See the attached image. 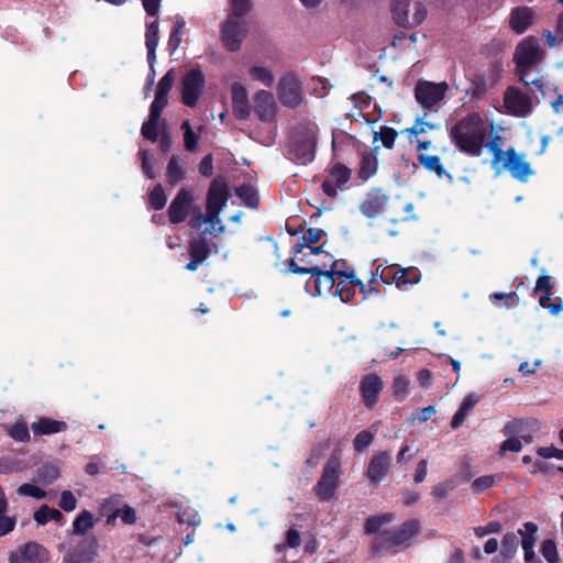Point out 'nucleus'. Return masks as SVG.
I'll return each mask as SVG.
<instances>
[{
  "instance_id": "obj_1",
  "label": "nucleus",
  "mask_w": 563,
  "mask_h": 563,
  "mask_svg": "<svg viewBox=\"0 0 563 563\" xmlns=\"http://www.w3.org/2000/svg\"><path fill=\"white\" fill-rule=\"evenodd\" d=\"M488 135L486 121L477 112H471L460 119L449 131V137L455 147L471 157H479Z\"/></svg>"
},
{
  "instance_id": "obj_2",
  "label": "nucleus",
  "mask_w": 563,
  "mask_h": 563,
  "mask_svg": "<svg viewBox=\"0 0 563 563\" xmlns=\"http://www.w3.org/2000/svg\"><path fill=\"white\" fill-rule=\"evenodd\" d=\"M307 267H300V265L296 263V260L290 257L285 273L299 275L310 274L311 277L306 282L305 288L311 296L332 295L336 276L342 275L339 268V261L332 263L327 261L307 262Z\"/></svg>"
},
{
  "instance_id": "obj_3",
  "label": "nucleus",
  "mask_w": 563,
  "mask_h": 563,
  "mask_svg": "<svg viewBox=\"0 0 563 563\" xmlns=\"http://www.w3.org/2000/svg\"><path fill=\"white\" fill-rule=\"evenodd\" d=\"M318 126L313 123L297 125L290 136L289 155L300 165H308L314 161L317 147Z\"/></svg>"
},
{
  "instance_id": "obj_4",
  "label": "nucleus",
  "mask_w": 563,
  "mask_h": 563,
  "mask_svg": "<svg viewBox=\"0 0 563 563\" xmlns=\"http://www.w3.org/2000/svg\"><path fill=\"white\" fill-rule=\"evenodd\" d=\"M540 58L541 54L539 42L533 37L523 40L516 48V74L518 75L519 80L525 86L533 85L541 90L543 87L542 78L528 80V73L539 64Z\"/></svg>"
},
{
  "instance_id": "obj_5",
  "label": "nucleus",
  "mask_w": 563,
  "mask_h": 563,
  "mask_svg": "<svg viewBox=\"0 0 563 563\" xmlns=\"http://www.w3.org/2000/svg\"><path fill=\"white\" fill-rule=\"evenodd\" d=\"M390 11L395 23L404 29L420 25L427 16V9L420 1L393 0Z\"/></svg>"
},
{
  "instance_id": "obj_6",
  "label": "nucleus",
  "mask_w": 563,
  "mask_h": 563,
  "mask_svg": "<svg viewBox=\"0 0 563 563\" xmlns=\"http://www.w3.org/2000/svg\"><path fill=\"white\" fill-rule=\"evenodd\" d=\"M276 91L279 102L286 108L295 110L308 103L302 82L295 73L285 74L278 80Z\"/></svg>"
},
{
  "instance_id": "obj_7",
  "label": "nucleus",
  "mask_w": 563,
  "mask_h": 563,
  "mask_svg": "<svg viewBox=\"0 0 563 563\" xmlns=\"http://www.w3.org/2000/svg\"><path fill=\"white\" fill-rule=\"evenodd\" d=\"M230 198L229 186L224 177H216L208 189L206 210L207 216H200L203 222H213Z\"/></svg>"
},
{
  "instance_id": "obj_8",
  "label": "nucleus",
  "mask_w": 563,
  "mask_h": 563,
  "mask_svg": "<svg viewBox=\"0 0 563 563\" xmlns=\"http://www.w3.org/2000/svg\"><path fill=\"white\" fill-rule=\"evenodd\" d=\"M340 460H329L323 467L320 479L313 487V492L320 501H329L334 497L340 485Z\"/></svg>"
},
{
  "instance_id": "obj_9",
  "label": "nucleus",
  "mask_w": 563,
  "mask_h": 563,
  "mask_svg": "<svg viewBox=\"0 0 563 563\" xmlns=\"http://www.w3.org/2000/svg\"><path fill=\"white\" fill-rule=\"evenodd\" d=\"M448 89L445 81L419 80L415 87V98L422 108L431 109L444 99Z\"/></svg>"
},
{
  "instance_id": "obj_10",
  "label": "nucleus",
  "mask_w": 563,
  "mask_h": 563,
  "mask_svg": "<svg viewBox=\"0 0 563 563\" xmlns=\"http://www.w3.org/2000/svg\"><path fill=\"white\" fill-rule=\"evenodd\" d=\"M205 87V75L199 68L190 69L181 79V102L195 108Z\"/></svg>"
},
{
  "instance_id": "obj_11",
  "label": "nucleus",
  "mask_w": 563,
  "mask_h": 563,
  "mask_svg": "<svg viewBox=\"0 0 563 563\" xmlns=\"http://www.w3.org/2000/svg\"><path fill=\"white\" fill-rule=\"evenodd\" d=\"M351 169L342 163L333 164L329 170L325 179L321 185L322 192L331 199L336 198L338 190H344L346 184L351 179Z\"/></svg>"
},
{
  "instance_id": "obj_12",
  "label": "nucleus",
  "mask_w": 563,
  "mask_h": 563,
  "mask_svg": "<svg viewBox=\"0 0 563 563\" xmlns=\"http://www.w3.org/2000/svg\"><path fill=\"white\" fill-rule=\"evenodd\" d=\"M247 33L246 25L241 18L228 16L221 26V40L230 52H238Z\"/></svg>"
},
{
  "instance_id": "obj_13",
  "label": "nucleus",
  "mask_w": 563,
  "mask_h": 563,
  "mask_svg": "<svg viewBox=\"0 0 563 563\" xmlns=\"http://www.w3.org/2000/svg\"><path fill=\"white\" fill-rule=\"evenodd\" d=\"M379 277L383 283L387 285L395 284L399 289L404 290L408 289L409 286L416 285L420 279L417 268H400L397 265L383 268Z\"/></svg>"
},
{
  "instance_id": "obj_14",
  "label": "nucleus",
  "mask_w": 563,
  "mask_h": 563,
  "mask_svg": "<svg viewBox=\"0 0 563 563\" xmlns=\"http://www.w3.org/2000/svg\"><path fill=\"white\" fill-rule=\"evenodd\" d=\"M48 551L36 542L20 545L9 554V563H47Z\"/></svg>"
},
{
  "instance_id": "obj_15",
  "label": "nucleus",
  "mask_w": 563,
  "mask_h": 563,
  "mask_svg": "<svg viewBox=\"0 0 563 563\" xmlns=\"http://www.w3.org/2000/svg\"><path fill=\"white\" fill-rule=\"evenodd\" d=\"M504 104L509 114L519 118L526 117L532 111L531 98L515 86L506 89Z\"/></svg>"
},
{
  "instance_id": "obj_16",
  "label": "nucleus",
  "mask_w": 563,
  "mask_h": 563,
  "mask_svg": "<svg viewBox=\"0 0 563 563\" xmlns=\"http://www.w3.org/2000/svg\"><path fill=\"white\" fill-rule=\"evenodd\" d=\"M501 168L508 170L515 179L520 181H527L533 173L530 164L512 146L506 150V155L500 163Z\"/></svg>"
},
{
  "instance_id": "obj_17",
  "label": "nucleus",
  "mask_w": 563,
  "mask_h": 563,
  "mask_svg": "<svg viewBox=\"0 0 563 563\" xmlns=\"http://www.w3.org/2000/svg\"><path fill=\"white\" fill-rule=\"evenodd\" d=\"M341 274L336 276L332 296H338L343 302H349L355 296L356 287L364 291L365 285L355 276L353 269L350 272L341 269Z\"/></svg>"
},
{
  "instance_id": "obj_18",
  "label": "nucleus",
  "mask_w": 563,
  "mask_h": 563,
  "mask_svg": "<svg viewBox=\"0 0 563 563\" xmlns=\"http://www.w3.org/2000/svg\"><path fill=\"white\" fill-rule=\"evenodd\" d=\"M191 203V192L187 188H180L168 207L170 223L178 224L184 222L188 216Z\"/></svg>"
},
{
  "instance_id": "obj_19",
  "label": "nucleus",
  "mask_w": 563,
  "mask_h": 563,
  "mask_svg": "<svg viewBox=\"0 0 563 563\" xmlns=\"http://www.w3.org/2000/svg\"><path fill=\"white\" fill-rule=\"evenodd\" d=\"M471 477L472 474L470 465L467 463H463L460 473L433 486L431 494L435 499L442 500L450 492L468 482Z\"/></svg>"
},
{
  "instance_id": "obj_20",
  "label": "nucleus",
  "mask_w": 563,
  "mask_h": 563,
  "mask_svg": "<svg viewBox=\"0 0 563 563\" xmlns=\"http://www.w3.org/2000/svg\"><path fill=\"white\" fill-rule=\"evenodd\" d=\"M254 112L260 121L272 122L277 112L276 102L271 91L260 90L254 95Z\"/></svg>"
},
{
  "instance_id": "obj_21",
  "label": "nucleus",
  "mask_w": 563,
  "mask_h": 563,
  "mask_svg": "<svg viewBox=\"0 0 563 563\" xmlns=\"http://www.w3.org/2000/svg\"><path fill=\"white\" fill-rule=\"evenodd\" d=\"M388 201V196L380 189H373L360 205V210L366 218L373 219L385 211Z\"/></svg>"
},
{
  "instance_id": "obj_22",
  "label": "nucleus",
  "mask_w": 563,
  "mask_h": 563,
  "mask_svg": "<svg viewBox=\"0 0 563 563\" xmlns=\"http://www.w3.org/2000/svg\"><path fill=\"white\" fill-rule=\"evenodd\" d=\"M383 389V380L376 374H368L364 376L360 384V391L367 408H373L378 399Z\"/></svg>"
},
{
  "instance_id": "obj_23",
  "label": "nucleus",
  "mask_w": 563,
  "mask_h": 563,
  "mask_svg": "<svg viewBox=\"0 0 563 563\" xmlns=\"http://www.w3.org/2000/svg\"><path fill=\"white\" fill-rule=\"evenodd\" d=\"M232 111L238 120H246L251 114V106L246 88L240 82L231 85Z\"/></svg>"
},
{
  "instance_id": "obj_24",
  "label": "nucleus",
  "mask_w": 563,
  "mask_h": 563,
  "mask_svg": "<svg viewBox=\"0 0 563 563\" xmlns=\"http://www.w3.org/2000/svg\"><path fill=\"white\" fill-rule=\"evenodd\" d=\"M68 429L65 421L55 420L48 417H40L31 424V430L35 437L51 435L64 432Z\"/></svg>"
},
{
  "instance_id": "obj_25",
  "label": "nucleus",
  "mask_w": 563,
  "mask_h": 563,
  "mask_svg": "<svg viewBox=\"0 0 563 563\" xmlns=\"http://www.w3.org/2000/svg\"><path fill=\"white\" fill-rule=\"evenodd\" d=\"M534 12L529 7H518L510 14V27L517 33L522 34L533 22Z\"/></svg>"
},
{
  "instance_id": "obj_26",
  "label": "nucleus",
  "mask_w": 563,
  "mask_h": 563,
  "mask_svg": "<svg viewBox=\"0 0 563 563\" xmlns=\"http://www.w3.org/2000/svg\"><path fill=\"white\" fill-rule=\"evenodd\" d=\"M212 247L217 249V245L207 240L203 235H199L189 242V256L190 258L203 263L209 257Z\"/></svg>"
},
{
  "instance_id": "obj_27",
  "label": "nucleus",
  "mask_w": 563,
  "mask_h": 563,
  "mask_svg": "<svg viewBox=\"0 0 563 563\" xmlns=\"http://www.w3.org/2000/svg\"><path fill=\"white\" fill-rule=\"evenodd\" d=\"M504 145L505 137L498 133L492 134L488 142H485L484 147H487L488 151L493 154L490 166L495 170H500V163L506 155V151L503 150Z\"/></svg>"
},
{
  "instance_id": "obj_28",
  "label": "nucleus",
  "mask_w": 563,
  "mask_h": 563,
  "mask_svg": "<svg viewBox=\"0 0 563 563\" xmlns=\"http://www.w3.org/2000/svg\"><path fill=\"white\" fill-rule=\"evenodd\" d=\"M493 85L487 79L485 74H474L471 78L470 87L466 89V93L472 100L483 99Z\"/></svg>"
},
{
  "instance_id": "obj_29",
  "label": "nucleus",
  "mask_w": 563,
  "mask_h": 563,
  "mask_svg": "<svg viewBox=\"0 0 563 563\" xmlns=\"http://www.w3.org/2000/svg\"><path fill=\"white\" fill-rule=\"evenodd\" d=\"M325 235L324 230L310 228L306 230L302 236L298 240V242L291 247L290 254L298 255L299 253H303L306 247H310V245H314Z\"/></svg>"
},
{
  "instance_id": "obj_30",
  "label": "nucleus",
  "mask_w": 563,
  "mask_h": 563,
  "mask_svg": "<svg viewBox=\"0 0 563 563\" xmlns=\"http://www.w3.org/2000/svg\"><path fill=\"white\" fill-rule=\"evenodd\" d=\"M420 531V522L417 519H409L400 525L397 530H393L394 543L398 547L409 541L412 537Z\"/></svg>"
},
{
  "instance_id": "obj_31",
  "label": "nucleus",
  "mask_w": 563,
  "mask_h": 563,
  "mask_svg": "<svg viewBox=\"0 0 563 563\" xmlns=\"http://www.w3.org/2000/svg\"><path fill=\"white\" fill-rule=\"evenodd\" d=\"M418 161L421 166H423L427 170L434 173L439 178L446 177L450 181H452V175L444 168L439 156L419 154Z\"/></svg>"
},
{
  "instance_id": "obj_32",
  "label": "nucleus",
  "mask_w": 563,
  "mask_h": 563,
  "mask_svg": "<svg viewBox=\"0 0 563 563\" xmlns=\"http://www.w3.org/2000/svg\"><path fill=\"white\" fill-rule=\"evenodd\" d=\"M158 44V22L153 21L146 26L145 45L147 48V62L151 68L155 60V49Z\"/></svg>"
},
{
  "instance_id": "obj_33",
  "label": "nucleus",
  "mask_w": 563,
  "mask_h": 563,
  "mask_svg": "<svg viewBox=\"0 0 563 563\" xmlns=\"http://www.w3.org/2000/svg\"><path fill=\"white\" fill-rule=\"evenodd\" d=\"M505 435H512L516 438H521L526 442L532 441V435L529 433L528 424L521 419H514L507 422L503 429Z\"/></svg>"
},
{
  "instance_id": "obj_34",
  "label": "nucleus",
  "mask_w": 563,
  "mask_h": 563,
  "mask_svg": "<svg viewBox=\"0 0 563 563\" xmlns=\"http://www.w3.org/2000/svg\"><path fill=\"white\" fill-rule=\"evenodd\" d=\"M235 195L247 208L256 209L260 205V198L256 189L250 184H242L235 188Z\"/></svg>"
},
{
  "instance_id": "obj_35",
  "label": "nucleus",
  "mask_w": 563,
  "mask_h": 563,
  "mask_svg": "<svg viewBox=\"0 0 563 563\" xmlns=\"http://www.w3.org/2000/svg\"><path fill=\"white\" fill-rule=\"evenodd\" d=\"M389 471V460H371L366 475L376 486Z\"/></svg>"
},
{
  "instance_id": "obj_36",
  "label": "nucleus",
  "mask_w": 563,
  "mask_h": 563,
  "mask_svg": "<svg viewBox=\"0 0 563 563\" xmlns=\"http://www.w3.org/2000/svg\"><path fill=\"white\" fill-rule=\"evenodd\" d=\"M378 161L373 153L365 152L362 155L361 166L358 170V177L362 180H367L374 176L377 172Z\"/></svg>"
},
{
  "instance_id": "obj_37",
  "label": "nucleus",
  "mask_w": 563,
  "mask_h": 563,
  "mask_svg": "<svg viewBox=\"0 0 563 563\" xmlns=\"http://www.w3.org/2000/svg\"><path fill=\"white\" fill-rule=\"evenodd\" d=\"M64 519L63 514L55 508H51L47 505H42L35 512H34V520L38 526H44L48 521H56L62 522Z\"/></svg>"
},
{
  "instance_id": "obj_38",
  "label": "nucleus",
  "mask_w": 563,
  "mask_h": 563,
  "mask_svg": "<svg viewBox=\"0 0 563 563\" xmlns=\"http://www.w3.org/2000/svg\"><path fill=\"white\" fill-rule=\"evenodd\" d=\"M518 537L514 532H507L501 540L500 556L503 561L510 562L518 549Z\"/></svg>"
},
{
  "instance_id": "obj_39",
  "label": "nucleus",
  "mask_w": 563,
  "mask_h": 563,
  "mask_svg": "<svg viewBox=\"0 0 563 563\" xmlns=\"http://www.w3.org/2000/svg\"><path fill=\"white\" fill-rule=\"evenodd\" d=\"M120 504L121 499L119 496H112L101 504V514L107 516L106 523L108 526L115 525L117 518H119Z\"/></svg>"
},
{
  "instance_id": "obj_40",
  "label": "nucleus",
  "mask_w": 563,
  "mask_h": 563,
  "mask_svg": "<svg viewBox=\"0 0 563 563\" xmlns=\"http://www.w3.org/2000/svg\"><path fill=\"white\" fill-rule=\"evenodd\" d=\"M8 503L4 492L0 487V537L8 534L15 527V519L13 517L5 516Z\"/></svg>"
},
{
  "instance_id": "obj_41",
  "label": "nucleus",
  "mask_w": 563,
  "mask_h": 563,
  "mask_svg": "<svg viewBox=\"0 0 563 563\" xmlns=\"http://www.w3.org/2000/svg\"><path fill=\"white\" fill-rule=\"evenodd\" d=\"M525 530L519 529L518 533L521 536V547L523 551L533 550L537 542L538 526L534 522L523 523Z\"/></svg>"
},
{
  "instance_id": "obj_42",
  "label": "nucleus",
  "mask_w": 563,
  "mask_h": 563,
  "mask_svg": "<svg viewBox=\"0 0 563 563\" xmlns=\"http://www.w3.org/2000/svg\"><path fill=\"white\" fill-rule=\"evenodd\" d=\"M395 537L393 533V530H385L377 534L372 543V551L373 552H383L388 551L393 548L398 547L397 543H394Z\"/></svg>"
},
{
  "instance_id": "obj_43",
  "label": "nucleus",
  "mask_w": 563,
  "mask_h": 563,
  "mask_svg": "<svg viewBox=\"0 0 563 563\" xmlns=\"http://www.w3.org/2000/svg\"><path fill=\"white\" fill-rule=\"evenodd\" d=\"M95 526V519L90 511H81L75 519L73 527L74 533L77 536H85Z\"/></svg>"
},
{
  "instance_id": "obj_44",
  "label": "nucleus",
  "mask_w": 563,
  "mask_h": 563,
  "mask_svg": "<svg viewBox=\"0 0 563 563\" xmlns=\"http://www.w3.org/2000/svg\"><path fill=\"white\" fill-rule=\"evenodd\" d=\"M394 520V514L386 512L377 516H372L366 519L364 525L365 533L374 534L379 531L380 527Z\"/></svg>"
},
{
  "instance_id": "obj_45",
  "label": "nucleus",
  "mask_w": 563,
  "mask_h": 563,
  "mask_svg": "<svg viewBox=\"0 0 563 563\" xmlns=\"http://www.w3.org/2000/svg\"><path fill=\"white\" fill-rule=\"evenodd\" d=\"M393 207L396 210H402L406 213V214L395 213L394 216H391L389 218V221L393 224H398V223L407 222V221H410V220L415 219V216L412 214V211H413V208H415L412 202H404L401 200H397V201L394 202Z\"/></svg>"
},
{
  "instance_id": "obj_46",
  "label": "nucleus",
  "mask_w": 563,
  "mask_h": 563,
  "mask_svg": "<svg viewBox=\"0 0 563 563\" xmlns=\"http://www.w3.org/2000/svg\"><path fill=\"white\" fill-rule=\"evenodd\" d=\"M186 170L179 164L178 157L173 155L168 162L166 176L168 178V183L172 185L177 184L178 181L185 178Z\"/></svg>"
},
{
  "instance_id": "obj_47",
  "label": "nucleus",
  "mask_w": 563,
  "mask_h": 563,
  "mask_svg": "<svg viewBox=\"0 0 563 563\" xmlns=\"http://www.w3.org/2000/svg\"><path fill=\"white\" fill-rule=\"evenodd\" d=\"M167 201L165 190L161 184L154 186L148 194V206L154 210H162Z\"/></svg>"
},
{
  "instance_id": "obj_48",
  "label": "nucleus",
  "mask_w": 563,
  "mask_h": 563,
  "mask_svg": "<svg viewBox=\"0 0 563 563\" xmlns=\"http://www.w3.org/2000/svg\"><path fill=\"white\" fill-rule=\"evenodd\" d=\"M9 435L19 442L30 440V430L27 423L23 419L16 420L9 429Z\"/></svg>"
},
{
  "instance_id": "obj_49",
  "label": "nucleus",
  "mask_w": 563,
  "mask_h": 563,
  "mask_svg": "<svg viewBox=\"0 0 563 563\" xmlns=\"http://www.w3.org/2000/svg\"><path fill=\"white\" fill-rule=\"evenodd\" d=\"M397 136L398 132L394 128L383 125L379 131L375 133L374 141L379 139L384 147L391 150Z\"/></svg>"
},
{
  "instance_id": "obj_50",
  "label": "nucleus",
  "mask_w": 563,
  "mask_h": 563,
  "mask_svg": "<svg viewBox=\"0 0 563 563\" xmlns=\"http://www.w3.org/2000/svg\"><path fill=\"white\" fill-rule=\"evenodd\" d=\"M59 476V467L55 463L47 462L37 471V481L47 484Z\"/></svg>"
},
{
  "instance_id": "obj_51",
  "label": "nucleus",
  "mask_w": 563,
  "mask_h": 563,
  "mask_svg": "<svg viewBox=\"0 0 563 563\" xmlns=\"http://www.w3.org/2000/svg\"><path fill=\"white\" fill-rule=\"evenodd\" d=\"M185 25L186 22L183 19L175 22L167 43L170 53H174L178 48L183 38Z\"/></svg>"
},
{
  "instance_id": "obj_52",
  "label": "nucleus",
  "mask_w": 563,
  "mask_h": 563,
  "mask_svg": "<svg viewBox=\"0 0 563 563\" xmlns=\"http://www.w3.org/2000/svg\"><path fill=\"white\" fill-rule=\"evenodd\" d=\"M374 433L369 430H363L356 434L353 446L357 453H363L373 442Z\"/></svg>"
},
{
  "instance_id": "obj_53",
  "label": "nucleus",
  "mask_w": 563,
  "mask_h": 563,
  "mask_svg": "<svg viewBox=\"0 0 563 563\" xmlns=\"http://www.w3.org/2000/svg\"><path fill=\"white\" fill-rule=\"evenodd\" d=\"M174 79H175V77H174L173 69H170L158 81L156 91H155V96L168 99V93L173 87Z\"/></svg>"
},
{
  "instance_id": "obj_54",
  "label": "nucleus",
  "mask_w": 563,
  "mask_h": 563,
  "mask_svg": "<svg viewBox=\"0 0 563 563\" xmlns=\"http://www.w3.org/2000/svg\"><path fill=\"white\" fill-rule=\"evenodd\" d=\"M181 129L184 130V143L185 148L189 152H194L197 150L199 136L192 131L190 123L185 121L181 124Z\"/></svg>"
},
{
  "instance_id": "obj_55",
  "label": "nucleus",
  "mask_w": 563,
  "mask_h": 563,
  "mask_svg": "<svg viewBox=\"0 0 563 563\" xmlns=\"http://www.w3.org/2000/svg\"><path fill=\"white\" fill-rule=\"evenodd\" d=\"M541 554L548 561V563H559V553L556 544L552 539H547L541 544Z\"/></svg>"
},
{
  "instance_id": "obj_56",
  "label": "nucleus",
  "mask_w": 563,
  "mask_h": 563,
  "mask_svg": "<svg viewBox=\"0 0 563 563\" xmlns=\"http://www.w3.org/2000/svg\"><path fill=\"white\" fill-rule=\"evenodd\" d=\"M250 74L254 80H258L268 87H271L274 82V76L272 71L266 67L253 66L250 69Z\"/></svg>"
},
{
  "instance_id": "obj_57",
  "label": "nucleus",
  "mask_w": 563,
  "mask_h": 563,
  "mask_svg": "<svg viewBox=\"0 0 563 563\" xmlns=\"http://www.w3.org/2000/svg\"><path fill=\"white\" fill-rule=\"evenodd\" d=\"M492 301L504 300L506 308L517 307L520 303V297L516 291L510 292H493L489 295Z\"/></svg>"
},
{
  "instance_id": "obj_58",
  "label": "nucleus",
  "mask_w": 563,
  "mask_h": 563,
  "mask_svg": "<svg viewBox=\"0 0 563 563\" xmlns=\"http://www.w3.org/2000/svg\"><path fill=\"white\" fill-rule=\"evenodd\" d=\"M437 128H438L437 124L423 121L422 118H418V119H416L415 124L411 128L406 129L405 132L409 136H411V135L418 136L420 134H424L428 131L434 130Z\"/></svg>"
},
{
  "instance_id": "obj_59",
  "label": "nucleus",
  "mask_w": 563,
  "mask_h": 563,
  "mask_svg": "<svg viewBox=\"0 0 563 563\" xmlns=\"http://www.w3.org/2000/svg\"><path fill=\"white\" fill-rule=\"evenodd\" d=\"M158 128L159 120L148 118L146 122H143V137L153 142L157 141L159 136Z\"/></svg>"
},
{
  "instance_id": "obj_60",
  "label": "nucleus",
  "mask_w": 563,
  "mask_h": 563,
  "mask_svg": "<svg viewBox=\"0 0 563 563\" xmlns=\"http://www.w3.org/2000/svg\"><path fill=\"white\" fill-rule=\"evenodd\" d=\"M177 521L179 523H187L188 526L196 527L200 523V518L196 510L184 509L177 512Z\"/></svg>"
},
{
  "instance_id": "obj_61",
  "label": "nucleus",
  "mask_w": 563,
  "mask_h": 563,
  "mask_svg": "<svg viewBox=\"0 0 563 563\" xmlns=\"http://www.w3.org/2000/svg\"><path fill=\"white\" fill-rule=\"evenodd\" d=\"M18 494L20 496H27L35 499H44L46 497V492L33 484H22L18 488Z\"/></svg>"
},
{
  "instance_id": "obj_62",
  "label": "nucleus",
  "mask_w": 563,
  "mask_h": 563,
  "mask_svg": "<svg viewBox=\"0 0 563 563\" xmlns=\"http://www.w3.org/2000/svg\"><path fill=\"white\" fill-rule=\"evenodd\" d=\"M232 14L230 16L243 18L246 15L251 8V0H231Z\"/></svg>"
},
{
  "instance_id": "obj_63",
  "label": "nucleus",
  "mask_w": 563,
  "mask_h": 563,
  "mask_svg": "<svg viewBox=\"0 0 563 563\" xmlns=\"http://www.w3.org/2000/svg\"><path fill=\"white\" fill-rule=\"evenodd\" d=\"M495 483V476L484 475L479 476L472 483V489L475 494H479L490 488Z\"/></svg>"
},
{
  "instance_id": "obj_64",
  "label": "nucleus",
  "mask_w": 563,
  "mask_h": 563,
  "mask_svg": "<svg viewBox=\"0 0 563 563\" xmlns=\"http://www.w3.org/2000/svg\"><path fill=\"white\" fill-rule=\"evenodd\" d=\"M503 530V525L499 521H489L485 526L474 528V533L477 538H484L490 533H498Z\"/></svg>"
}]
</instances>
